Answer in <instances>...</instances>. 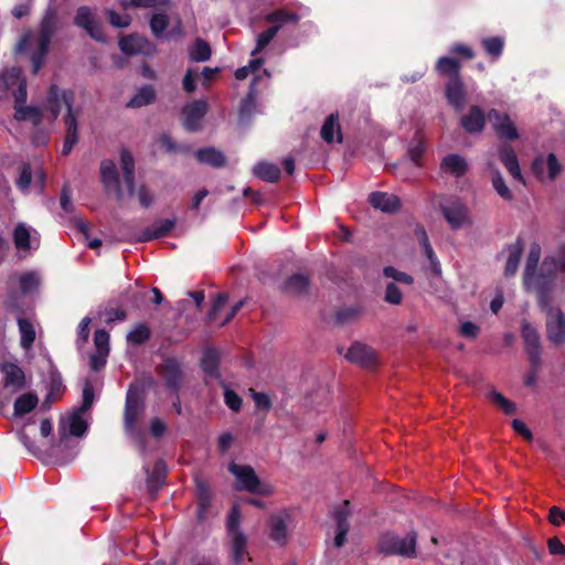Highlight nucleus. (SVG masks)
<instances>
[{"label": "nucleus", "mask_w": 565, "mask_h": 565, "mask_svg": "<svg viewBox=\"0 0 565 565\" xmlns=\"http://www.w3.org/2000/svg\"><path fill=\"white\" fill-rule=\"evenodd\" d=\"M20 290L23 295H31L39 290L41 275L38 271H25L17 276Z\"/></svg>", "instance_id": "nucleus-37"}, {"label": "nucleus", "mask_w": 565, "mask_h": 565, "mask_svg": "<svg viewBox=\"0 0 565 565\" xmlns=\"http://www.w3.org/2000/svg\"><path fill=\"white\" fill-rule=\"evenodd\" d=\"M74 23L86 30V32L96 41L103 42L105 41L104 33L97 22L95 21V15L90 8L84 6L78 8L76 15L74 18Z\"/></svg>", "instance_id": "nucleus-16"}, {"label": "nucleus", "mask_w": 565, "mask_h": 565, "mask_svg": "<svg viewBox=\"0 0 565 565\" xmlns=\"http://www.w3.org/2000/svg\"><path fill=\"white\" fill-rule=\"evenodd\" d=\"M486 119L488 117L481 107L472 105L469 107L468 113L460 118V125L468 134L481 132L486 126Z\"/></svg>", "instance_id": "nucleus-20"}, {"label": "nucleus", "mask_w": 565, "mask_h": 565, "mask_svg": "<svg viewBox=\"0 0 565 565\" xmlns=\"http://www.w3.org/2000/svg\"><path fill=\"white\" fill-rule=\"evenodd\" d=\"M227 534L231 540L232 557L235 565H241L245 553L247 537L241 529V512L237 505H234L226 521Z\"/></svg>", "instance_id": "nucleus-9"}, {"label": "nucleus", "mask_w": 565, "mask_h": 565, "mask_svg": "<svg viewBox=\"0 0 565 565\" xmlns=\"http://www.w3.org/2000/svg\"><path fill=\"white\" fill-rule=\"evenodd\" d=\"M259 76L253 77L250 83L249 92L247 96L243 99L241 110H239V120L242 122L248 121L256 109V81Z\"/></svg>", "instance_id": "nucleus-35"}, {"label": "nucleus", "mask_w": 565, "mask_h": 565, "mask_svg": "<svg viewBox=\"0 0 565 565\" xmlns=\"http://www.w3.org/2000/svg\"><path fill=\"white\" fill-rule=\"evenodd\" d=\"M160 374L168 386L177 388L181 376V369L179 362L175 359L164 360V362L160 366Z\"/></svg>", "instance_id": "nucleus-32"}, {"label": "nucleus", "mask_w": 565, "mask_h": 565, "mask_svg": "<svg viewBox=\"0 0 565 565\" xmlns=\"http://www.w3.org/2000/svg\"><path fill=\"white\" fill-rule=\"evenodd\" d=\"M279 25H273L257 36L256 47L252 51V55H257L277 34Z\"/></svg>", "instance_id": "nucleus-56"}, {"label": "nucleus", "mask_w": 565, "mask_h": 565, "mask_svg": "<svg viewBox=\"0 0 565 565\" xmlns=\"http://www.w3.org/2000/svg\"><path fill=\"white\" fill-rule=\"evenodd\" d=\"M440 210L452 230H459L472 224L468 206L457 198H451L440 204Z\"/></svg>", "instance_id": "nucleus-12"}, {"label": "nucleus", "mask_w": 565, "mask_h": 565, "mask_svg": "<svg viewBox=\"0 0 565 565\" xmlns=\"http://www.w3.org/2000/svg\"><path fill=\"white\" fill-rule=\"evenodd\" d=\"M72 102V93L68 90L60 89L56 85H52L50 87L49 92V105L51 110L50 116V122H53L58 114L61 113V109L63 106L67 108V115L65 118V126H66V137L64 140V145L62 148V153L64 156L68 154L74 145L77 142V120L76 115L72 110L71 106Z\"/></svg>", "instance_id": "nucleus-3"}, {"label": "nucleus", "mask_w": 565, "mask_h": 565, "mask_svg": "<svg viewBox=\"0 0 565 565\" xmlns=\"http://www.w3.org/2000/svg\"><path fill=\"white\" fill-rule=\"evenodd\" d=\"M521 335L524 341L525 352L542 350L537 330L526 320L521 321Z\"/></svg>", "instance_id": "nucleus-33"}, {"label": "nucleus", "mask_w": 565, "mask_h": 565, "mask_svg": "<svg viewBox=\"0 0 565 565\" xmlns=\"http://www.w3.org/2000/svg\"><path fill=\"white\" fill-rule=\"evenodd\" d=\"M543 269L547 273L545 276L547 279H551V284L553 282V276L556 273H561L565 270V248H562L557 255L548 256L544 259Z\"/></svg>", "instance_id": "nucleus-39"}, {"label": "nucleus", "mask_w": 565, "mask_h": 565, "mask_svg": "<svg viewBox=\"0 0 565 565\" xmlns=\"http://www.w3.org/2000/svg\"><path fill=\"white\" fill-rule=\"evenodd\" d=\"M447 102L459 113L462 110L466 99L463 83L459 76H452L446 84L445 89Z\"/></svg>", "instance_id": "nucleus-22"}, {"label": "nucleus", "mask_w": 565, "mask_h": 565, "mask_svg": "<svg viewBox=\"0 0 565 565\" xmlns=\"http://www.w3.org/2000/svg\"><path fill=\"white\" fill-rule=\"evenodd\" d=\"M383 273H384L385 277L392 278L394 281L402 282V284H405V285H412L413 284L412 276H409L408 274H406L404 271H399L398 269H396V268H394L392 266L385 267Z\"/></svg>", "instance_id": "nucleus-59"}, {"label": "nucleus", "mask_w": 565, "mask_h": 565, "mask_svg": "<svg viewBox=\"0 0 565 565\" xmlns=\"http://www.w3.org/2000/svg\"><path fill=\"white\" fill-rule=\"evenodd\" d=\"M100 177L107 191H113L118 200L124 198V192L119 184L117 168L114 161L103 160L100 163Z\"/></svg>", "instance_id": "nucleus-19"}, {"label": "nucleus", "mask_w": 565, "mask_h": 565, "mask_svg": "<svg viewBox=\"0 0 565 565\" xmlns=\"http://www.w3.org/2000/svg\"><path fill=\"white\" fill-rule=\"evenodd\" d=\"M545 164L551 180H554L562 171V164L554 153H548L546 156Z\"/></svg>", "instance_id": "nucleus-62"}, {"label": "nucleus", "mask_w": 565, "mask_h": 565, "mask_svg": "<svg viewBox=\"0 0 565 565\" xmlns=\"http://www.w3.org/2000/svg\"><path fill=\"white\" fill-rule=\"evenodd\" d=\"M57 28V18L53 9L49 8L41 22V29L39 34L28 33L17 45L19 53L25 52L26 49L33 47L34 52L31 55L33 73H38L42 67L45 55L51 43V39L54 35Z\"/></svg>", "instance_id": "nucleus-2"}, {"label": "nucleus", "mask_w": 565, "mask_h": 565, "mask_svg": "<svg viewBox=\"0 0 565 565\" xmlns=\"http://www.w3.org/2000/svg\"><path fill=\"white\" fill-rule=\"evenodd\" d=\"M175 226L173 218L157 220L153 224L142 231L136 238L137 242H150L167 236Z\"/></svg>", "instance_id": "nucleus-24"}, {"label": "nucleus", "mask_w": 565, "mask_h": 565, "mask_svg": "<svg viewBox=\"0 0 565 565\" xmlns=\"http://www.w3.org/2000/svg\"><path fill=\"white\" fill-rule=\"evenodd\" d=\"M264 61L263 58H253L250 60L249 64L243 67H239L235 72V77L237 81L245 79L249 74H253L255 76H259V78L256 81L259 82L263 77L269 78L270 74L267 70H262L260 67L263 65Z\"/></svg>", "instance_id": "nucleus-34"}, {"label": "nucleus", "mask_w": 565, "mask_h": 565, "mask_svg": "<svg viewBox=\"0 0 565 565\" xmlns=\"http://www.w3.org/2000/svg\"><path fill=\"white\" fill-rule=\"evenodd\" d=\"M39 403V398L34 393H25L14 402V415L22 416L30 413Z\"/></svg>", "instance_id": "nucleus-42"}, {"label": "nucleus", "mask_w": 565, "mask_h": 565, "mask_svg": "<svg viewBox=\"0 0 565 565\" xmlns=\"http://www.w3.org/2000/svg\"><path fill=\"white\" fill-rule=\"evenodd\" d=\"M145 413V396L139 385H131L126 395L124 426L131 437H139L137 423Z\"/></svg>", "instance_id": "nucleus-7"}, {"label": "nucleus", "mask_w": 565, "mask_h": 565, "mask_svg": "<svg viewBox=\"0 0 565 565\" xmlns=\"http://www.w3.org/2000/svg\"><path fill=\"white\" fill-rule=\"evenodd\" d=\"M0 371L4 375V388L11 390L13 393L22 390L25 385V377L23 371L15 364L3 363L0 364Z\"/></svg>", "instance_id": "nucleus-25"}, {"label": "nucleus", "mask_w": 565, "mask_h": 565, "mask_svg": "<svg viewBox=\"0 0 565 565\" xmlns=\"http://www.w3.org/2000/svg\"><path fill=\"white\" fill-rule=\"evenodd\" d=\"M107 14H108L110 24L114 25L115 28H121V29L127 28V26H129V24L131 22V18L127 13L120 14V13L115 12L114 10H108Z\"/></svg>", "instance_id": "nucleus-61"}, {"label": "nucleus", "mask_w": 565, "mask_h": 565, "mask_svg": "<svg viewBox=\"0 0 565 565\" xmlns=\"http://www.w3.org/2000/svg\"><path fill=\"white\" fill-rule=\"evenodd\" d=\"M481 43L486 52L493 58H498L503 50V40L499 36L484 38Z\"/></svg>", "instance_id": "nucleus-53"}, {"label": "nucleus", "mask_w": 565, "mask_h": 565, "mask_svg": "<svg viewBox=\"0 0 565 565\" xmlns=\"http://www.w3.org/2000/svg\"><path fill=\"white\" fill-rule=\"evenodd\" d=\"M321 137L326 142H332L335 138L341 142L342 136L340 132L338 117L335 115L331 114L322 125Z\"/></svg>", "instance_id": "nucleus-41"}, {"label": "nucleus", "mask_w": 565, "mask_h": 565, "mask_svg": "<svg viewBox=\"0 0 565 565\" xmlns=\"http://www.w3.org/2000/svg\"><path fill=\"white\" fill-rule=\"evenodd\" d=\"M33 178H34V169H32L29 163H24L21 167L20 175L15 182L17 186L23 193H26L32 184Z\"/></svg>", "instance_id": "nucleus-52"}, {"label": "nucleus", "mask_w": 565, "mask_h": 565, "mask_svg": "<svg viewBox=\"0 0 565 565\" xmlns=\"http://www.w3.org/2000/svg\"><path fill=\"white\" fill-rule=\"evenodd\" d=\"M196 490L199 497V512L198 516L200 520L204 518V511L207 509L210 504V491L209 488L204 484V482L196 480Z\"/></svg>", "instance_id": "nucleus-54"}, {"label": "nucleus", "mask_w": 565, "mask_h": 565, "mask_svg": "<svg viewBox=\"0 0 565 565\" xmlns=\"http://www.w3.org/2000/svg\"><path fill=\"white\" fill-rule=\"evenodd\" d=\"M492 185L497 193L507 201L512 200L513 195L509 186L505 184L501 173L499 171H494L492 175Z\"/></svg>", "instance_id": "nucleus-58"}, {"label": "nucleus", "mask_w": 565, "mask_h": 565, "mask_svg": "<svg viewBox=\"0 0 565 565\" xmlns=\"http://www.w3.org/2000/svg\"><path fill=\"white\" fill-rule=\"evenodd\" d=\"M124 9L131 8H146L157 9L161 7H168L171 4L170 0H119Z\"/></svg>", "instance_id": "nucleus-45"}, {"label": "nucleus", "mask_w": 565, "mask_h": 565, "mask_svg": "<svg viewBox=\"0 0 565 565\" xmlns=\"http://www.w3.org/2000/svg\"><path fill=\"white\" fill-rule=\"evenodd\" d=\"M228 470L235 477L236 488L238 490L260 495L273 494V487L268 483L262 482L253 467L231 462L228 465Z\"/></svg>", "instance_id": "nucleus-6"}, {"label": "nucleus", "mask_w": 565, "mask_h": 565, "mask_svg": "<svg viewBox=\"0 0 565 565\" xmlns=\"http://www.w3.org/2000/svg\"><path fill=\"white\" fill-rule=\"evenodd\" d=\"M499 157L511 177L518 181H522L523 179L519 161L513 149L509 146L501 147L499 150Z\"/></svg>", "instance_id": "nucleus-30"}, {"label": "nucleus", "mask_w": 565, "mask_h": 565, "mask_svg": "<svg viewBox=\"0 0 565 565\" xmlns=\"http://www.w3.org/2000/svg\"><path fill=\"white\" fill-rule=\"evenodd\" d=\"M13 241L19 250H28L39 246L38 233L24 223L18 224L14 228Z\"/></svg>", "instance_id": "nucleus-23"}, {"label": "nucleus", "mask_w": 565, "mask_h": 565, "mask_svg": "<svg viewBox=\"0 0 565 565\" xmlns=\"http://www.w3.org/2000/svg\"><path fill=\"white\" fill-rule=\"evenodd\" d=\"M508 252V259L504 268L505 276H513L519 267L520 258L522 255V246L520 243H515L513 245H510L507 248Z\"/></svg>", "instance_id": "nucleus-43"}, {"label": "nucleus", "mask_w": 565, "mask_h": 565, "mask_svg": "<svg viewBox=\"0 0 565 565\" xmlns=\"http://www.w3.org/2000/svg\"><path fill=\"white\" fill-rule=\"evenodd\" d=\"M225 404L234 412H238L242 406V398L232 390L224 391Z\"/></svg>", "instance_id": "nucleus-64"}, {"label": "nucleus", "mask_w": 565, "mask_h": 565, "mask_svg": "<svg viewBox=\"0 0 565 565\" xmlns=\"http://www.w3.org/2000/svg\"><path fill=\"white\" fill-rule=\"evenodd\" d=\"M195 157L199 162L209 164L213 168H220L225 164L224 154L220 150L212 147L199 149L195 152Z\"/></svg>", "instance_id": "nucleus-36"}, {"label": "nucleus", "mask_w": 565, "mask_h": 565, "mask_svg": "<svg viewBox=\"0 0 565 565\" xmlns=\"http://www.w3.org/2000/svg\"><path fill=\"white\" fill-rule=\"evenodd\" d=\"M220 353L215 349H206L201 361L202 369L206 376L220 380L218 373Z\"/></svg>", "instance_id": "nucleus-31"}, {"label": "nucleus", "mask_w": 565, "mask_h": 565, "mask_svg": "<svg viewBox=\"0 0 565 565\" xmlns=\"http://www.w3.org/2000/svg\"><path fill=\"white\" fill-rule=\"evenodd\" d=\"M266 20L269 23L281 26V24L287 22H297L298 15L292 12H288L286 10H277L266 17Z\"/></svg>", "instance_id": "nucleus-55"}, {"label": "nucleus", "mask_w": 565, "mask_h": 565, "mask_svg": "<svg viewBox=\"0 0 565 565\" xmlns=\"http://www.w3.org/2000/svg\"><path fill=\"white\" fill-rule=\"evenodd\" d=\"M119 47L125 54H142V55H151L154 53V45L149 42L147 39L138 35H129L120 39Z\"/></svg>", "instance_id": "nucleus-17"}, {"label": "nucleus", "mask_w": 565, "mask_h": 565, "mask_svg": "<svg viewBox=\"0 0 565 565\" xmlns=\"http://www.w3.org/2000/svg\"><path fill=\"white\" fill-rule=\"evenodd\" d=\"M540 309L546 315V337L555 345L565 343V315L558 307L551 305L550 292L537 296Z\"/></svg>", "instance_id": "nucleus-5"}, {"label": "nucleus", "mask_w": 565, "mask_h": 565, "mask_svg": "<svg viewBox=\"0 0 565 565\" xmlns=\"http://www.w3.org/2000/svg\"><path fill=\"white\" fill-rule=\"evenodd\" d=\"M1 78L7 86L11 89L15 98V113L14 117L17 120H28L34 126H39L46 119L50 122V105L47 104L45 109H41L35 106H25L26 100V82L22 75V71L19 67H11L6 70L1 74Z\"/></svg>", "instance_id": "nucleus-1"}, {"label": "nucleus", "mask_w": 565, "mask_h": 565, "mask_svg": "<svg viewBox=\"0 0 565 565\" xmlns=\"http://www.w3.org/2000/svg\"><path fill=\"white\" fill-rule=\"evenodd\" d=\"M370 203L372 204L373 207L385 213H394L398 211L401 206L399 199L395 194L386 192L371 193Z\"/></svg>", "instance_id": "nucleus-28"}, {"label": "nucleus", "mask_w": 565, "mask_h": 565, "mask_svg": "<svg viewBox=\"0 0 565 565\" xmlns=\"http://www.w3.org/2000/svg\"><path fill=\"white\" fill-rule=\"evenodd\" d=\"M207 113V103L203 99L193 100L183 106L181 122L188 131H198L202 128V119Z\"/></svg>", "instance_id": "nucleus-13"}, {"label": "nucleus", "mask_w": 565, "mask_h": 565, "mask_svg": "<svg viewBox=\"0 0 565 565\" xmlns=\"http://www.w3.org/2000/svg\"><path fill=\"white\" fill-rule=\"evenodd\" d=\"M253 172L259 179L267 182H275L280 177V169L277 164L270 162H258L254 166Z\"/></svg>", "instance_id": "nucleus-40"}, {"label": "nucleus", "mask_w": 565, "mask_h": 565, "mask_svg": "<svg viewBox=\"0 0 565 565\" xmlns=\"http://www.w3.org/2000/svg\"><path fill=\"white\" fill-rule=\"evenodd\" d=\"M150 338V329L145 323L137 324L127 334V341L131 344L139 345Z\"/></svg>", "instance_id": "nucleus-50"}, {"label": "nucleus", "mask_w": 565, "mask_h": 565, "mask_svg": "<svg viewBox=\"0 0 565 565\" xmlns=\"http://www.w3.org/2000/svg\"><path fill=\"white\" fill-rule=\"evenodd\" d=\"M416 235H417V238L424 249L426 257L428 258V260L430 263L431 271L435 275H440L441 267H440L437 256L434 253L431 245L429 244L428 236H427L426 232L423 228H417Z\"/></svg>", "instance_id": "nucleus-38"}, {"label": "nucleus", "mask_w": 565, "mask_h": 565, "mask_svg": "<svg viewBox=\"0 0 565 565\" xmlns=\"http://www.w3.org/2000/svg\"><path fill=\"white\" fill-rule=\"evenodd\" d=\"M169 18L164 13H154L150 20V28L157 38H162L168 26Z\"/></svg>", "instance_id": "nucleus-57"}, {"label": "nucleus", "mask_w": 565, "mask_h": 565, "mask_svg": "<svg viewBox=\"0 0 565 565\" xmlns=\"http://www.w3.org/2000/svg\"><path fill=\"white\" fill-rule=\"evenodd\" d=\"M350 514L349 501H344L341 505L334 509L333 518L337 523V533L334 536V545L341 547L345 543L347 534L349 531L348 518Z\"/></svg>", "instance_id": "nucleus-21"}, {"label": "nucleus", "mask_w": 565, "mask_h": 565, "mask_svg": "<svg viewBox=\"0 0 565 565\" xmlns=\"http://www.w3.org/2000/svg\"><path fill=\"white\" fill-rule=\"evenodd\" d=\"M211 56L210 45L203 40H196L190 50V57L195 62H205Z\"/></svg>", "instance_id": "nucleus-49"}, {"label": "nucleus", "mask_w": 565, "mask_h": 565, "mask_svg": "<svg viewBox=\"0 0 565 565\" xmlns=\"http://www.w3.org/2000/svg\"><path fill=\"white\" fill-rule=\"evenodd\" d=\"M19 331L21 334V345L29 349L35 339V331L33 326L25 319H18Z\"/></svg>", "instance_id": "nucleus-47"}, {"label": "nucleus", "mask_w": 565, "mask_h": 565, "mask_svg": "<svg viewBox=\"0 0 565 565\" xmlns=\"http://www.w3.org/2000/svg\"><path fill=\"white\" fill-rule=\"evenodd\" d=\"M416 537L417 535L413 531L405 537H399L395 534H385L379 543V548L384 554L415 557Z\"/></svg>", "instance_id": "nucleus-11"}, {"label": "nucleus", "mask_w": 565, "mask_h": 565, "mask_svg": "<svg viewBox=\"0 0 565 565\" xmlns=\"http://www.w3.org/2000/svg\"><path fill=\"white\" fill-rule=\"evenodd\" d=\"M83 402L79 408L74 409L60 422V434L62 438L67 436L83 437L88 428L84 414L90 408L94 402V390L89 381H85L83 386Z\"/></svg>", "instance_id": "nucleus-4"}, {"label": "nucleus", "mask_w": 565, "mask_h": 565, "mask_svg": "<svg viewBox=\"0 0 565 565\" xmlns=\"http://www.w3.org/2000/svg\"><path fill=\"white\" fill-rule=\"evenodd\" d=\"M120 167L128 194L130 196H137L139 203L143 207H148L152 203V195L145 185H140L139 188L135 186V160L127 150H122L120 153Z\"/></svg>", "instance_id": "nucleus-10"}, {"label": "nucleus", "mask_w": 565, "mask_h": 565, "mask_svg": "<svg viewBox=\"0 0 565 565\" xmlns=\"http://www.w3.org/2000/svg\"><path fill=\"white\" fill-rule=\"evenodd\" d=\"M154 90L151 86H142L135 96L128 102L127 106L131 108H138L149 105L154 100Z\"/></svg>", "instance_id": "nucleus-44"}, {"label": "nucleus", "mask_w": 565, "mask_h": 565, "mask_svg": "<svg viewBox=\"0 0 565 565\" xmlns=\"http://www.w3.org/2000/svg\"><path fill=\"white\" fill-rule=\"evenodd\" d=\"M440 169L444 173L460 178L467 172L468 163L463 157L450 153L443 158Z\"/></svg>", "instance_id": "nucleus-29"}, {"label": "nucleus", "mask_w": 565, "mask_h": 565, "mask_svg": "<svg viewBox=\"0 0 565 565\" xmlns=\"http://www.w3.org/2000/svg\"><path fill=\"white\" fill-rule=\"evenodd\" d=\"M385 301L392 305H399L402 301V291L394 282H391L386 286L385 290Z\"/></svg>", "instance_id": "nucleus-63"}, {"label": "nucleus", "mask_w": 565, "mask_h": 565, "mask_svg": "<svg viewBox=\"0 0 565 565\" xmlns=\"http://www.w3.org/2000/svg\"><path fill=\"white\" fill-rule=\"evenodd\" d=\"M49 364V375L46 380V387L49 390L45 401L43 403L44 406L50 407L51 403L54 402L62 394L64 386L61 374L52 365L51 361H47Z\"/></svg>", "instance_id": "nucleus-27"}, {"label": "nucleus", "mask_w": 565, "mask_h": 565, "mask_svg": "<svg viewBox=\"0 0 565 565\" xmlns=\"http://www.w3.org/2000/svg\"><path fill=\"white\" fill-rule=\"evenodd\" d=\"M487 117L499 138L508 140L519 138L518 129L507 114L498 109H491L488 111Z\"/></svg>", "instance_id": "nucleus-15"}, {"label": "nucleus", "mask_w": 565, "mask_h": 565, "mask_svg": "<svg viewBox=\"0 0 565 565\" xmlns=\"http://www.w3.org/2000/svg\"><path fill=\"white\" fill-rule=\"evenodd\" d=\"M345 359L363 367H370L376 363L374 350L359 342L353 343L349 348L348 352L345 353Z\"/></svg>", "instance_id": "nucleus-18"}, {"label": "nucleus", "mask_w": 565, "mask_h": 565, "mask_svg": "<svg viewBox=\"0 0 565 565\" xmlns=\"http://www.w3.org/2000/svg\"><path fill=\"white\" fill-rule=\"evenodd\" d=\"M94 343L97 352L109 353V334L105 330H96Z\"/></svg>", "instance_id": "nucleus-60"}, {"label": "nucleus", "mask_w": 565, "mask_h": 565, "mask_svg": "<svg viewBox=\"0 0 565 565\" xmlns=\"http://www.w3.org/2000/svg\"><path fill=\"white\" fill-rule=\"evenodd\" d=\"M436 70L439 74L459 76L460 63L452 57H440L437 61Z\"/></svg>", "instance_id": "nucleus-46"}, {"label": "nucleus", "mask_w": 565, "mask_h": 565, "mask_svg": "<svg viewBox=\"0 0 565 565\" xmlns=\"http://www.w3.org/2000/svg\"><path fill=\"white\" fill-rule=\"evenodd\" d=\"M227 302V297L223 294H218L211 307V310L209 312V320L211 322L217 323L218 326H224L227 323L239 310L242 307V302H237L234 307L231 308V310L226 313V316L223 318L221 317V311L225 307Z\"/></svg>", "instance_id": "nucleus-26"}, {"label": "nucleus", "mask_w": 565, "mask_h": 565, "mask_svg": "<svg viewBox=\"0 0 565 565\" xmlns=\"http://www.w3.org/2000/svg\"><path fill=\"white\" fill-rule=\"evenodd\" d=\"M541 258V247L539 244H532L529 250L523 285L527 291H535L537 296L541 292H550L551 291V279H547L545 275H541L536 273V267L539 265Z\"/></svg>", "instance_id": "nucleus-8"}, {"label": "nucleus", "mask_w": 565, "mask_h": 565, "mask_svg": "<svg viewBox=\"0 0 565 565\" xmlns=\"http://www.w3.org/2000/svg\"><path fill=\"white\" fill-rule=\"evenodd\" d=\"M291 523V515L287 511L273 513L267 524L269 537L277 544L284 545L287 542Z\"/></svg>", "instance_id": "nucleus-14"}, {"label": "nucleus", "mask_w": 565, "mask_h": 565, "mask_svg": "<svg viewBox=\"0 0 565 565\" xmlns=\"http://www.w3.org/2000/svg\"><path fill=\"white\" fill-rule=\"evenodd\" d=\"M488 396L498 407L502 409L503 413L508 415L515 413V403L504 397L501 393L497 391H490Z\"/></svg>", "instance_id": "nucleus-51"}, {"label": "nucleus", "mask_w": 565, "mask_h": 565, "mask_svg": "<svg viewBox=\"0 0 565 565\" xmlns=\"http://www.w3.org/2000/svg\"><path fill=\"white\" fill-rule=\"evenodd\" d=\"M307 288L308 279L300 274L291 276L285 284L286 291L294 295H301L307 291Z\"/></svg>", "instance_id": "nucleus-48"}]
</instances>
